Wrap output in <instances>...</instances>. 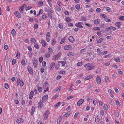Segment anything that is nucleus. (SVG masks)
I'll use <instances>...</instances> for the list:
<instances>
[{
	"label": "nucleus",
	"mask_w": 124,
	"mask_h": 124,
	"mask_svg": "<svg viewBox=\"0 0 124 124\" xmlns=\"http://www.w3.org/2000/svg\"><path fill=\"white\" fill-rule=\"evenodd\" d=\"M43 5V2L42 1H39L38 3V5L39 7H41Z\"/></svg>",
	"instance_id": "35"
},
{
	"label": "nucleus",
	"mask_w": 124,
	"mask_h": 124,
	"mask_svg": "<svg viewBox=\"0 0 124 124\" xmlns=\"http://www.w3.org/2000/svg\"><path fill=\"white\" fill-rule=\"evenodd\" d=\"M48 95H44L42 97V101L43 102H44L46 101L48 99Z\"/></svg>",
	"instance_id": "4"
},
{
	"label": "nucleus",
	"mask_w": 124,
	"mask_h": 124,
	"mask_svg": "<svg viewBox=\"0 0 124 124\" xmlns=\"http://www.w3.org/2000/svg\"><path fill=\"white\" fill-rule=\"evenodd\" d=\"M35 108L34 107H32L31 108V115H32L34 113V111Z\"/></svg>",
	"instance_id": "48"
},
{
	"label": "nucleus",
	"mask_w": 124,
	"mask_h": 124,
	"mask_svg": "<svg viewBox=\"0 0 124 124\" xmlns=\"http://www.w3.org/2000/svg\"><path fill=\"white\" fill-rule=\"evenodd\" d=\"M106 10L108 12H110L111 11V8L108 7H107L106 8Z\"/></svg>",
	"instance_id": "62"
},
{
	"label": "nucleus",
	"mask_w": 124,
	"mask_h": 124,
	"mask_svg": "<svg viewBox=\"0 0 124 124\" xmlns=\"http://www.w3.org/2000/svg\"><path fill=\"white\" fill-rule=\"evenodd\" d=\"M104 20L107 22H109L111 21V20L107 18H106Z\"/></svg>",
	"instance_id": "46"
},
{
	"label": "nucleus",
	"mask_w": 124,
	"mask_h": 124,
	"mask_svg": "<svg viewBox=\"0 0 124 124\" xmlns=\"http://www.w3.org/2000/svg\"><path fill=\"white\" fill-rule=\"evenodd\" d=\"M61 54V53H59L57 54L54 55L53 58V60H55L57 59L60 57Z\"/></svg>",
	"instance_id": "9"
},
{
	"label": "nucleus",
	"mask_w": 124,
	"mask_h": 124,
	"mask_svg": "<svg viewBox=\"0 0 124 124\" xmlns=\"http://www.w3.org/2000/svg\"><path fill=\"white\" fill-rule=\"evenodd\" d=\"M26 5L24 4L20 7L19 9L20 12L21 13H23L24 10V7H26Z\"/></svg>",
	"instance_id": "5"
},
{
	"label": "nucleus",
	"mask_w": 124,
	"mask_h": 124,
	"mask_svg": "<svg viewBox=\"0 0 124 124\" xmlns=\"http://www.w3.org/2000/svg\"><path fill=\"white\" fill-rule=\"evenodd\" d=\"M83 23L82 22H79L75 24V25L77 27L80 28H83V26L82 25H83Z\"/></svg>",
	"instance_id": "2"
},
{
	"label": "nucleus",
	"mask_w": 124,
	"mask_h": 124,
	"mask_svg": "<svg viewBox=\"0 0 124 124\" xmlns=\"http://www.w3.org/2000/svg\"><path fill=\"white\" fill-rule=\"evenodd\" d=\"M103 40L104 39L103 38H100L97 41V43H99L102 42Z\"/></svg>",
	"instance_id": "34"
},
{
	"label": "nucleus",
	"mask_w": 124,
	"mask_h": 124,
	"mask_svg": "<svg viewBox=\"0 0 124 124\" xmlns=\"http://www.w3.org/2000/svg\"><path fill=\"white\" fill-rule=\"evenodd\" d=\"M121 23L120 22H116V25L117 26L118 28H120Z\"/></svg>",
	"instance_id": "21"
},
{
	"label": "nucleus",
	"mask_w": 124,
	"mask_h": 124,
	"mask_svg": "<svg viewBox=\"0 0 124 124\" xmlns=\"http://www.w3.org/2000/svg\"><path fill=\"white\" fill-rule=\"evenodd\" d=\"M43 101H40L39 103L38 108H41L43 106Z\"/></svg>",
	"instance_id": "18"
},
{
	"label": "nucleus",
	"mask_w": 124,
	"mask_h": 124,
	"mask_svg": "<svg viewBox=\"0 0 124 124\" xmlns=\"http://www.w3.org/2000/svg\"><path fill=\"white\" fill-rule=\"evenodd\" d=\"M69 41L73 43L74 41V39L73 37L72 36L69 37L68 38Z\"/></svg>",
	"instance_id": "15"
},
{
	"label": "nucleus",
	"mask_w": 124,
	"mask_h": 124,
	"mask_svg": "<svg viewBox=\"0 0 124 124\" xmlns=\"http://www.w3.org/2000/svg\"><path fill=\"white\" fill-rule=\"evenodd\" d=\"M5 87L6 89H8L9 88V85L8 83H6L5 84Z\"/></svg>",
	"instance_id": "43"
},
{
	"label": "nucleus",
	"mask_w": 124,
	"mask_h": 124,
	"mask_svg": "<svg viewBox=\"0 0 124 124\" xmlns=\"http://www.w3.org/2000/svg\"><path fill=\"white\" fill-rule=\"evenodd\" d=\"M81 18L84 21H86L87 20V19L86 17L82 16Z\"/></svg>",
	"instance_id": "61"
},
{
	"label": "nucleus",
	"mask_w": 124,
	"mask_h": 124,
	"mask_svg": "<svg viewBox=\"0 0 124 124\" xmlns=\"http://www.w3.org/2000/svg\"><path fill=\"white\" fill-rule=\"evenodd\" d=\"M23 119L22 118H19L16 120V122L18 124L21 123H23Z\"/></svg>",
	"instance_id": "14"
},
{
	"label": "nucleus",
	"mask_w": 124,
	"mask_h": 124,
	"mask_svg": "<svg viewBox=\"0 0 124 124\" xmlns=\"http://www.w3.org/2000/svg\"><path fill=\"white\" fill-rule=\"evenodd\" d=\"M96 81L97 84L98 85H99L101 83V78L98 76H97V77L96 79Z\"/></svg>",
	"instance_id": "7"
},
{
	"label": "nucleus",
	"mask_w": 124,
	"mask_h": 124,
	"mask_svg": "<svg viewBox=\"0 0 124 124\" xmlns=\"http://www.w3.org/2000/svg\"><path fill=\"white\" fill-rule=\"evenodd\" d=\"M60 102H59L58 103H57V104H55L54 105V107L55 108H57V107L60 105Z\"/></svg>",
	"instance_id": "42"
},
{
	"label": "nucleus",
	"mask_w": 124,
	"mask_h": 124,
	"mask_svg": "<svg viewBox=\"0 0 124 124\" xmlns=\"http://www.w3.org/2000/svg\"><path fill=\"white\" fill-rule=\"evenodd\" d=\"M73 97H74L73 96H69L67 97L66 99L67 100H69L72 99Z\"/></svg>",
	"instance_id": "58"
},
{
	"label": "nucleus",
	"mask_w": 124,
	"mask_h": 124,
	"mask_svg": "<svg viewBox=\"0 0 124 124\" xmlns=\"http://www.w3.org/2000/svg\"><path fill=\"white\" fill-rule=\"evenodd\" d=\"M71 113L70 111H68L64 115V116L65 117H67Z\"/></svg>",
	"instance_id": "31"
},
{
	"label": "nucleus",
	"mask_w": 124,
	"mask_h": 124,
	"mask_svg": "<svg viewBox=\"0 0 124 124\" xmlns=\"http://www.w3.org/2000/svg\"><path fill=\"white\" fill-rule=\"evenodd\" d=\"M55 65V63L54 62L51 63L50 66V69H53Z\"/></svg>",
	"instance_id": "20"
},
{
	"label": "nucleus",
	"mask_w": 124,
	"mask_h": 124,
	"mask_svg": "<svg viewBox=\"0 0 124 124\" xmlns=\"http://www.w3.org/2000/svg\"><path fill=\"white\" fill-rule=\"evenodd\" d=\"M104 110H107L108 109V107L107 104H105L104 105Z\"/></svg>",
	"instance_id": "33"
},
{
	"label": "nucleus",
	"mask_w": 124,
	"mask_h": 124,
	"mask_svg": "<svg viewBox=\"0 0 124 124\" xmlns=\"http://www.w3.org/2000/svg\"><path fill=\"white\" fill-rule=\"evenodd\" d=\"M41 41L43 46L44 47L46 46V43L44 40L41 39Z\"/></svg>",
	"instance_id": "16"
},
{
	"label": "nucleus",
	"mask_w": 124,
	"mask_h": 124,
	"mask_svg": "<svg viewBox=\"0 0 124 124\" xmlns=\"http://www.w3.org/2000/svg\"><path fill=\"white\" fill-rule=\"evenodd\" d=\"M66 39V38L65 37H64L63 38L61 39V41L60 42V44H62L63 43Z\"/></svg>",
	"instance_id": "36"
},
{
	"label": "nucleus",
	"mask_w": 124,
	"mask_h": 124,
	"mask_svg": "<svg viewBox=\"0 0 124 124\" xmlns=\"http://www.w3.org/2000/svg\"><path fill=\"white\" fill-rule=\"evenodd\" d=\"M48 89V84L47 83V81L45 82L44 83L43 85V89Z\"/></svg>",
	"instance_id": "11"
},
{
	"label": "nucleus",
	"mask_w": 124,
	"mask_h": 124,
	"mask_svg": "<svg viewBox=\"0 0 124 124\" xmlns=\"http://www.w3.org/2000/svg\"><path fill=\"white\" fill-rule=\"evenodd\" d=\"M100 21L98 19H96L94 21V23L96 24H98L100 23Z\"/></svg>",
	"instance_id": "28"
},
{
	"label": "nucleus",
	"mask_w": 124,
	"mask_h": 124,
	"mask_svg": "<svg viewBox=\"0 0 124 124\" xmlns=\"http://www.w3.org/2000/svg\"><path fill=\"white\" fill-rule=\"evenodd\" d=\"M72 48V46L70 45H66L64 47V49L65 50H69Z\"/></svg>",
	"instance_id": "8"
},
{
	"label": "nucleus",
	"mask_w": 124,
	"mask_h": 124,
	"mask_svg": "<svg viewBox=\"0 0 124 124\" xmlns=\"http://www.w3.org/2000/svg\"><path fill=\"white\" fill-rule=\"evenodd\" d=\"M45 56L46 58H48L50 56V54L49 53H46L45 55Z\"/></svg>",
	"instance_id": "29"
},
{
	"label": "nucleus",
	"mask_w": 124,
	"mask_h": 124,
	"mask_svg": "<svg viewBox=\"0 0 124 124\" xmlns=\"http://www.w3.org/2000/svg\"><path fill=\"white\" fill-rule=\"evenodd\" d=\"M80 6L78 4L77 5H76L75 7L76 9L78 10L79 11L80 10Z\"/></svg>",
	"instance_id": "39"
},
{
	"label": "nucleus",
	"mask_w": 124,
	"mask_h": 124,
	"mask_svg": "<svg viewBox=\"0 0 124 124\" xmlns=\"http://www.w3.org/2000/svg\"><path fill=\"white\" fill-rule=\"evenodd\" d=\"M15 15L17 17L19 18H20L21 16V14L18 12L15 11L14 13Z\"/></svg>",
	"instance_id": "12"
},
{
	"label": "nucleus",
	"mask_w": 124,
	"mask_h": 124,
	"mask_svg": "<svg viewBox=\"0 0 124 124\" xmlns=\"http://www.w3.org/2000/svg\"><path fill=\"white\" fill-rule=\"evenodd\" d=\"M16 56L17 58L19 59L20 58V54L19 52H17V54L16 55Z\"/></svg>",
	"instance_id": "53"
},
{
	"label": "nucleus",
	"mask_w": 124,
	"mask_h": 124,
	"mask_svg": "<svg viewBox=\"0 0 124 124\" xmlns=\"http://www.w3.org/2000/svg\"><path fill=\"white\" fill-rule=\"evenodd\" d=\"M16 31L15 29H13L12 30L11 34L13 37H15L16 35Z\"/></svg>",
	"instance_id": "25"
},
{
	"label": "nucleus",
	"mask_w": 124,
	"mask_h": 124,
	"mask_svg": "<svg viewBox=\"0 0 124 124\" xmlns=\"http://www.w3.org/2000/svg\"><path fill=\"white\" fill-rule=\"evenodd\" d=\"M86 50V48H85L81 50L80 51V53H83L85 52V51Z\"/></svg>",
	"instance_id": "59"
},
{
	"label": "nucleus",
	"mask_w": 124,
	"mask_h": 124,
	"mask_svg": "<svg viewBox=\"0 0 124 124\" xmlns=\"http://www.w3.org/2000/svg\"><path fill=\"white\" fill-rule=\"evenodd\" d=\"M14 101L15 103L16 104H18L19 103V102L17 99H15L14 100Z\"/></svg>",
	"instance_id": "51"
},
{
	"label": "nucleus",
	"mask_w": 124,
	"mask_h": 124,
	"mask_svg": "<svg viewBox=\"0 0 124 124\" xmlns=\"http://www.w3.org/2000/svg\"><path fill=\"white\" fill-rule=\"evenodd\" d=\"M105 79L106 82H108L109 81V79L108 77L107 76H106L105 77Z\"/></svg>",
	"instance_id": "40"
},
{
	"label": "nucleus",
	"mask_w": 124,
	"mask_h": 124,
	"mask_svg": "<svg viewBox=\"0 0 124 124\" xmlns=\"http://www.w3.org/2000/svg\"><path fill=\"white\" fill-rule=\"evenodd\" d=\"M105 29L106 30L105 31H108V30L115 31L116 30V28L114 27L111 26L108 28H106Z\"/></svg>",
	"instance_id": "3"
},
{
	"label": "nucleus",
	"mask_w": 124,
	"mask_h": 124,
	"mask_svg": "<svg viewBox=\"0 0 124 124\" xmlns=\"http://www.w3.org/2000/svg\"><path fill=\"white\" fill-rule=\"evenodd\" d=\"M46 64V62L45 61H43V62L42 63V66L44 67L45 66Z\"/></svg>",
	"instance_id": "60"
},
{
	"label": "nucleus",
	"mask_w": 124,
	"mask_h": 124,
	"mask_svg": "<svg viewBox=\"0 0 124 124\" xmlns=\"http://www.w3.org/2000/svg\"><path fill=\"white\" fill-rule=\"evenodd\" d=\"M58 26L59 28L61 29H62L63 28V26L62 24H58Z\"/></svg>",
	"instance_id": "63"
},
{
	"label": "nucleus",
	"mask_w": 124,
	"mask_h": 124,
	"mask_svg": "<svg viewBox=\"0 0 124 124\" xmlns=\"http://www.w3.org/2000/svg\"><path fill=\"white\" fill-rule=\"evenodd\" d=\"M95 67V66L94 65L90 66L89 68H87L86 70H91L94 69Z\"/></svg>",
	"instance_id": "17"
},
{
	"label": "nucleus",
	"mask_w": 124,
	"mask_h": 124,
	"mask_svg": "<svg viewBox=\"0 0 124 124\" xmlns=\"http://www.w3.org/2000/svg\"><path fill=\"white\" fill-rule=\"evenodd\" d=\"M66 61H62L61 62H62V65L63 66H64L65 64L66 63Z\"/></svg>",
	"instance_id": "52"
},
{
	"label": "nucleus",
	"mask_w": 124,
	"mask_h": 124,
	"mask_svg": "<svg viewBox=\"0 0 124 124\" xmlns=\"http://www.w3.org/2000/svg\"><path fill=\"white\" fill-rule=\"evenodd\" d=\"M34 47L36 49H38L39 48V46L38 44L37 43H34Z\"/></svg>",
	"instance_id": "22"
},
{
	"label": "nucleus",
	"mask_w": 124,
	"mask_h": 124,
	"mask_svg": "<svg viewBox=\"0 0 124 124\" xmlns=\"http://www.w3.org/2000/svg\"><path fill=\"white\" fill-rule=\"evenodd\" d=\"M36 40L34 38H31V42H32L34 43H36Z\"/></svg>",
	"instance_id": "56"
},
{
	"label": "nucleus",
	"mask_w": 124,
	"mask_h": 124,
	"mask_svg": "<svg viewBox=\"0 0 124 124\" xmlns=\"http://www.w3.org/2000/svg\"><path fill=\"white\" fill-rule=\"evenodd\" d=\"M56 40L54 38H52V45H54L56 43Z\"/></svg>",
	"instance_id": "23"
},
{
	"label": "nucleus",
	"mask_w": 124,
	"mask_h": 124,
	"mask_svg": "<svg viewBox=\"0 0 124 124\" xmlns=\"http://www.w3.org/2000/svg\"><path fill=\"white\" fill-rule=\"evenodd\" d=\"M19 84L21 86H22L24 85V82L22 80H20L19 82Z\"/></svg>",
	"instance_id": "38"
},
{
	"label": "nucleus",
	"mask_w": 124,
	"mask_h": 124,
	"mask_svg": "<svg viewBox=\"0 0 124 124\" xmlns=\"http://www.w3.org/2000/svg\"><path fill=\"white\" fill-rule=\"evenodd\" d=\"M93 78V76L92 75H90L87 76L86 77H85L84 80H86L88 79H90L92 78Z\"/></svg>",
	"instance_id": "13"
},
{
	"label": "nucleus",
	"mask_w": 124,
	"mask_h": 124,
	"mask_svg": "<svg viewBox=\"0 0 124 124\" xmlns=\"http://www.w3.org/2000/svg\"><path fill=\"white\" fill-rule=\"evenodd\" d=\"M78 114L79 113L78 112H76L75 113L74 116V119H76L77 118V116L78 115Z\"/></svg>",
	"instance_id": "47"
},
{
	"label": "nucleus",
	"mask_w": 124,
	"mask_h": 124,
	"mask_svg": "<svg viewBox=\"0 0 124 124\" xmlns=\"http://www.w3.org/2000/svg\"><path fill=\"white\" fill-rule=\"evenodd\" d=\"M114 113L115 116L116 117H118L119 115V113L117 110H115L114 111Z\"/></svg>",
	"instance_id": "27"
},
{
	"label": "nucleus",
	"mask_w": 124,
	"mask_h": 124,
	"mask_svg": "<svg viewBox=\"0 0 124 124\" xmlns=\"http://www.w3.org/2000/svg\"><path fill=\"white\" fill-rule=\"evenodd\" d=\"M38 90L39 92H41L42 90V88L41 87H39L38 88Z\"/></svg>",
	"instance_id": "50"
},
{
	"label": "nucleus",
	"mask_w": 124,
	"mask_h": 124,
	"mask_svg": "<svg viewBox=\"0 0 124 124\" xmlns=\"http://www.w3.org/2000/svg\"><path fill=\"white\" fill-rule=\"evenodd\" d=\"M47 14L49 18L52 19V11L51 10L48 11L47 13Z\"/></svg>",
	"instance_id": "10"
},
{
	"label": "nucleus",
	"mask_w": 124,
	"mask_h": 124,
	"mask_svg": "<svg viewBox=\"0 0 124 124\" xmlns=\"http://www.w3.org/2000/svg\"><path fill=\"white\" fill-rule=\"evenodd\" d=\"M82 65H83V62H78L77 64V65L78 66H81Z\"/></svg>",
	"instance_id": "49"
},
{
	"label": "nucleus",
	"mask_w": 124,
	"mask_h": 124,
	"mask_svg": "<svg viewBox=\"0 0 124 124\" xmlns=\"http://www.w3.org/2000/svg\"><path fill=\"white\" fill-rule=\"evenodd\" d=\"M71 19L69 17H67L65 18V20L67 22L70 21Z\"/></svg>",
	"instance_id": "45"
},
{
	"label": "nucleus",
	"mask_w": 124,
	"mask_h": 124,
	"mask_svg": "<svg viewBox=\"0 0 124 124\" xmlns=\"http://www.w3.org/2000/svg\"><path fill=\"white\" fill-rule=\"evenodd\" d=\"M98 101H99V100L97 98H95L93 100V102L94 105H96V103Z\"/></svg>",
	"instance_id": "24"
},
{
	"label": "nucleus",
	"mask_w": 124,
	"mask_h": 124,
	"mask_svg": "<svg viewBox=\"0 0 124 124\" xmlns=\"http://www.w3.org/2000/svg\"><path fill=\"white\" fill-rule=\"evenodd\" d=\"M84 99H82L79 100L77 103V105L78 106H80L84 102Z\"/></svg>",
	"instance_id": "6"
},
{
	"label": "nucleus",
	"mask_w": 124,
	"mask_h": 124,
	"mask_svg": "<svg viewBox=\"0 0 124 124\" xmlns=\"http://www.w3.org/2000/svg\"><path fill=\"white\" fill-rule=\"evenodd\" d=\"M100 119L99 116H97L95 119V122L96 123L98 122L100 120Z\"/></svg>",
	"instance_id": "30"
},
{
	"label": "nucleus",
	"mask_w": 124,
	"mask_h": 124,
	"mask_svg": "<svg viewBox=\"0 0 124 124\" xmlns=\"http://www.w3.org/2000/svg\"><path fill=\"white\" fill-rule=\"evenodd\" d=\"M90 63H87L86 64H85L84 66V67H86L87 68H88L90 66Z\"/></svg>",
	"instance_id": "55"
},
{
	"label": "nucleus",
	"mask_w": 124,
	"mask_h": 124,
	"mask_svg": "<svg viewBox=\"0 0 124 124\" xmlns=\"http://www.w3.org/2000/svg\"><path fill=\"white\" fill-rule=\"evenodd\" d=\"M49 113L50 112L49 110H47L45 111L43 115L44 118L45 120H46L47 118Z\"/></svg>",
	"instance_id": "1"
},
{
	"label": "nucleus",
	"mask_w": 124,
	"mask_h": 124,
	"mask_svg": "<svg viewBox=\"0 0 124 124\" xmlns=\"http://www.w3.org/2000/svg\"><path fill=\"white\" fill-rule=\"evenodd\" d=\"M62 120L61 117L58 118L57 120V124H60Z\"/></svg>",
	"instance_id": "37"
},
{
	"label": "nucleus",
	"mask_w": 124,
	"mask_h": 124,
	"mask_svg": "<svg viewBox=\"0 0 124 124\" xmlns=\"http://www.w3.org/2000/svg\"><path fill=\"white\" fill-rule=\"evenodd\" d=\"M43 60V58L42 57H40L39 58V60L40 62H42Z\"/></svg>",
	"instance_id": "57"
},
{
	"label": "nucleus",
	"mask_w": 124,
	"mask_h": 124,
	"mask_svg": "<svg viewBox=\"0 0 124 124\" xmlns=\"http://www.w3.org/2000/svg\"><path fill=\"white\" fill-rule=\"evenodd\" d=\"M114 60L117 62H118L120 61V59L119 58H115L114 59Z\"/></svg>",
	"instance_id": "41"
},
{
	"label": "nucleus",
	"mask_w": 124,
	"mask_h": 124,
	"mask_svg": "<svg viewBox=\"0 0 124 124\" xmlns=\"http://www.w3.org/2000/svg\"><path fill=\"white\" fill-rule=\"evenodd\" d=\"M75 54L72 52H69L67 54V55L69 56H72L74 55Z\"/></svg>",
	"instance_id": "26"
},
{
	"label": "nucleus",
	"mask_w": 124,
	"mask_h": 124,
	"mask_svg": "<svg viewBox=\"0 0 124 124\" xmlns=\"http://www.w3.org/2000/svg\"><path fill=\"white\" fill-rule=\"evenodd\" d=\"M46 15H43L42 16V17L43 19H46Z\"/></svg>",
	"instance_id": "64"
},
{
	"label": "nucleus",
	"mask_w": 124,
	"mask_h": 124,
	"mask_svg": "<svg viewBox=\"0 0 124 124\" xmlns=\"http://www.w3.org/2000/svg\"><path fill=\"white\" fill-rule=\"evenodd\" d=\"M100 28L99 27H95L93 28V30L95 31H100Z\"/></svg>",
	"instance_id": "32"
},
{
	"label": "nucleus",
	"mask_w": 124,
	"mask_h": 124,
	"mask_svg": "<svg viewBox=\"0 0 124 124\" xmlns=\"http://www.w3.org/2000/svg\"><path fill=\"white\" fill-rule=\"evenodd\" d=\"M16 60L15 59H13L12 61V64L13 65H14L15 63L16 62Z\"/></svg>",
	"instance_id": "54"
},
{
	"label": "nucleus",
	"mask_w": 124,
	"mask_h": 124,
	"mask_svg": "<svg viewBox=\"0 0 124 124\" xmlns=\"http://www.w3.org/2000/svg\"><path fill=\"white\" fill-rule=\"evenodd\" d=\"M107 51H104L103 52H100L98 54L99 55H102L105 54H107Z\"/></svg>",
	"instance_id": "19"
},
{
	"label": "nucleus",
	"mask_w": 124,
	"mask_h": 124,
	"mask_svg": "<svg viewBox=\"0 0 124 124\" xmlns=\"http://www.w3.org/2000/svg\"><path fill=\"white\" fill-rule=\"evenodd\" d=\"M22 64L23 65H25V62L24 60H22L21 61Z\"/></svg>",
	"instance_id": "44"
}]
</instances>
